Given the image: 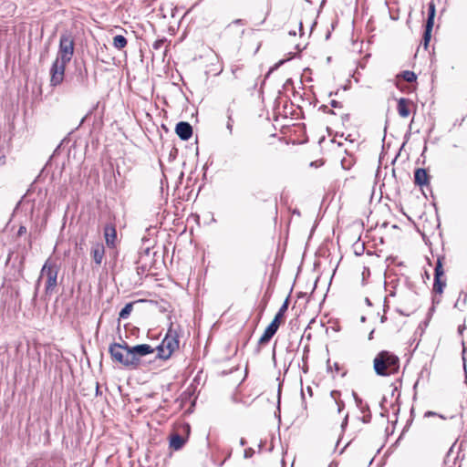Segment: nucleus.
Wrapping results in <instances>:
<instances>
[{
  "label": "nucleus",
  "instance_id": "nucleus-1",
  "mask_svg": "<svg viewBox=\"0 0 467 467\" xmlns=\"http://www.w3.org/2000/svg\"><path fill=\"white\" fill-rule=\"evenodd\" d=\"M109 352L113 361L121 364L129 369H137L141 364V358L153 354L155 349L148 344H140L130 347L127 343H112Z\"/></svg>",
  "mask_w": 467,
  "mask_h": 467
},
{
  "label": "nucleus",
  "instance_id": "nucleus-2",
  "mask_svg": "<svg viewBox=\"0 0 467 467\" xmlns=\"http://www.w3.org/2000/svg\"><path fill=\"white\" fill-rule=\"evenodd\" d=\"M373 368L378 376L387 377L395 374L400 369V358L389 351L382 350L375 357Z\"/></svg>",
  "mask_w": 467,
  "mask_h": 467
},
{
  "label": "nucleus",
  "instance_id": "nucleus-3",
  "mask_svg": "<svg viewBox=\"0 0 467 467\" xmlns=\"http://www.w3.org/2000/svg\"><path fill=\"white\" fill-rule=\"evenodd\" d=\"M57 275L58 266L54 261L47 259L42 266L40 275L36 281L34 298H36L37 296V290L40 285V282L44 277H46L45 293L47 296H51L57 286Z\"/></svg>",
  "mask_w": 467,
  "mask_h": 467
},
{
  "label": "nucleus",
  "instance_id": "nucleus-4",
  "mask_svg": "<svg viewBox=\"0 0 467 467\" xmlns=\"http://www.w3.org/2000/svg\"><path fill=\"white\" fill-rule=\"evenodd\" d=\"M179 348V335L177 330L172 327V324L167 331L165 337L157 347L156 357L166 360L171 358L172 353Z\"/></svg>",
  "mask_w": 467,
  "mask_h": 467
},
{
  "label": "nucleus",
  "instance_id": "nucleus-5",
  "mask_svg": "<svg viewBox=\"0 0 467 467\" xmlns=\"http://www.w3.org/2000/svg\"><path fill=\"white\" fill-rule=\"evenodd\" d=\"M288 308V298L285 300L281 307L279 308L278 312L276 313L275 318L273 321L268 325V327L265 328L264 334L259 338L258 344L259 345H265L270 341V339L274 337V335L276 333L280 322L282 318L284 317V315L285 311Z\"/></svg>",
  "mask_w": 467,
  "mask_h": 467
},
{
  "label": "nucleus",
  "instance_id": "nucleus-6",
  "mask_svg": "<svg viewBox=\"0 0 467 467\" xmlns=\"http://www.w3.org/2000/svg\"><path fill=\"white\" fill-rule=\"evenodd\" d=\"M74 54V40L69 34H63L59 40V48L57 58L70 61Z\"/></svg>",
  "mask_w": 467,
  "mask_h": 467
},
{
  "label": "nucleus",
  "instance_id": "nucleus-7",
  "mask_svg": "<svg viewBox=\"0 0 467 467\" xmlns=\"http://www.w3.org/2000/svg\"><path fill=\"white\" fill-rule=\"evenodd\" d=\"M68 61L56 58L50 68V84L53 87L60 85L65 77L66 65Z\"/></svg>",
  "mask_w": 467,
  "mask_h": 467
},
{
  "label": "nucleus",
  "instance_id": "nucleus-8",
  "mask_svg": "<svg viewBox=\"0 0 467 467\" xmlns=\"http://www.w3.org/2000/svg\"><path fill=\"white\" fill-rule=\"evenodd\" d=\"M190 430H191L190 425L188 423H184L182 426V431L185 434V436H183L182 434H181L179 432H173L172 434H171L170 447L171 449H173L174 451L181 450L183 447V445L185 444V442L189 437Z\"/></svg>",
  "mask_w": 467,
  "mask_h": 467
},
{
  "label": "nucleus",
  "instance_id": "nucleus-9",
  "mask_svg": "<svg viewBox=\"0 0 467 467\" xmlns=\"http://www.w3.org/2000/svg\"><path fill=\"white\" fill-rule=\"evenodd\" d=\"M442 258H438L437 263L434 268V283H433V292L436 294H441L443 292V288L446 286V280L442 279L444 275V271L442 267Z\"/></svg>",
  "mask_w": 467,
  "mask_h": 467
},
{
  "label": "nucleus",
  "instance_id": "nucleus-10",
  "mask_svg": "<svg viewBox=\"0 0 467 467\" xmlns=\"http://www.w3.org/2000/svg\"><path fill=\"white\" fill-rule=\"evenodd\" d=\"M104 237L108 247L115 248L118 243L117 230L114 223H107L104 226Z\"/></svg>",
  "mask_w": 467,
  "mask_h": 467
},
{
  "label": "nucleus",
  "instance_id": "nucleus-11",
  "mask_svg": "<svg viewBox=\"0 0 467 467\" xmlns=\"http://www.w3.org/2000/svg\"><path fill=\"white\" fill-rule=\"evenodd\" d=\"M176 134L182 140H189L192 135V128L190 123L185 121H181L176 125L175 128Z\"/></svg>",
  "mask_w": 467,
  "mask_h": 467
},
{
  "label": "nucleus",
  "instance_id": "nucleus-12",
  "mask_svg": "<svg viewBox=\"0 0 467 467\" xmlns=\"http://www.w3.org/2000/svg\"><path fill=\"white\" fill-rule=\"evenodd\" d=\"M90 254L95 264L97 265H100L105 255V247L103 244H94L91 247Z\"/></svg>",
  "mask_w": 467,
  "mask_h": 467
},
{
  "label": "nucleus",
  "instance_id": "nucleus-13",
  "mask_svg": "<svg viewBox=\"0 0 467 467\" xmlns=\"http://www.w3.org/2000/svg\"><path fill=\"white\" fill-rule=\"evenodd\" d=\"M429 176L426 170L419 168L414 172V182L419 186L428 184Z\"/></svg>",
  "mask_w": 467,
  "mask_h": 467
},
{
  "label": "nucleus",
  "instance_id": "nucleus-14",
  "mask_svg": "<svg viewBox=\"0 0 467 467\" xmlns=\"http://www.w3.org/2000/svg\"><path fill=\"white\" fill-rule=\"evenodd\" d=\"M409 99L401 98L398 101L397 109L400 117L407 118L410 115V109L408 107Z\"/></svg>",
  "mask_w": 467,
  "mask_h": 467
},
{
  "label": "nucleus",
  "instance_id": "nucleus-15",
  "mask_svg": "<svg viewBox=\"0 0 467 467\" xmlns=\"http://www.w3.org/2000/svg\"><path fill=\"white\" fill-rule=\"evenodd\" d=\"M435 13H436L435 4L433 3V1H431L428 4V18L426 21V24H429V27L433 26V25H434Z\"/></svg>",
  "mask_w": 467,
  "mask_h": 467
},
{
  "label": "nucleus",
  "instance_id": "nucleus-16",
  "mask_svg": "<svg viewBox=\"0 0 467 467\" xmlns=\"http://www.w3.org/2000/svg\"><path fill=\"white\" fill-rule=\"evenodd\" d=\"M127 43H128V41H127L126 37L121 35H117L113 37L112 45L115 48H117L119 50H121L122 48H124L127 46Z\"/></svg>",
  "mask_w": 467,
  "mask_h": 467
},
{
  "label": "nucleus",
  "instance_id": "nucleus-17",
  "mask_svg": "<svg viewBox=\"0 0 467 467\" xmlns=\"http://www.w3.org/2000/svg\"><path fill=\"white\" fill-rule=\"evenodd\" d=\"M133 308V303H128L125 305V306L120 310L119 314V317L120 319H126L130 315Z\"/></svg>",
  "mask_w": 467,
  "mask_h": 467
},
{
  "label": "nucleus",
  "instance_id": "nucleus-18",
  "mask_svg": "<svg viewBox=\"0 0 467 467\" xmlns=\"http://www.w3.org/2000/svg\"><path fill=\"white\" fill-rule=\"evenodd\" d=\"M401 78L407 82H413L417 79V76L413 71L405 70L401 73Z\"/></svg>",
  "mask_w": 467,
  "mask_h": 467
},
{
  "label": "nucleus",
  "instance_id": "nucleus-19",
  "mask_svg": "<svg viewBox=\"0 0 467 467\" xmlns=\"http://www.w3.org/2000/svg\"><path fill=\"white\" fill-rule=\"evenodd\" d=\"M432 27L433 26H430L429 27V24H426L425 25V31H424V34H423V41H424V46L427 47L430 40H431V30H432Z\"/></svg>",
  "mask_w": 467,
  "mask_h": 467
},
{
  "label": "nucleus",
  "instance_id": "nucleus-20",
  "mask_svg": "<svg viewBox=\"0 0 467 467\" xmlns=\"http://www.w3.org/2000/svg\"><path fill=\"white\" fill-rule=\"evenodd\" d=\"M233 123L234 119L232 118V110L229 109L227 110V123H226V129L229 130V133H233Z\"/></svg>",
  "mask_w": 467,
  "mask_h": 467
},
{
  "label": "nucleus",
  "instance_id": "nucleus-21",
  "mask_svg": "<svg viewBox=\"0 0 467 467\" xmlns=\"http://www.w3.org/2000/svg\"><path fill=\"white\" fill-rule=\"evenodd\" d=\"M339 395V391L337 390H332L331 393H330V396L335 400L336 403L338 405V411L340 412L342 408L344 407V403L341 401V402H338L337 400V397Z\"/></svg>",
  "mask_w": 467,
  "mask_h": 467
},
{
  "label": "nucleus",
  "instance_id": "nucleus-22",
  "mask_svg": "<svg viewBox=\"0 0 467 467\" xmlns=\"http://www.w3.org/2000/svg\"><path fill=\"white\" fill-rule=\"evenodd\" d=\"M355 399H356V402H357L358 406L360 407L361 412L365 413V411L369 410L368 405H366L365 407L361 406L362 400L359 398H358L356 395H355Z\"/></svg>",
  "mask_w": 467,
  "mask_h": 467
},
{
  "label": "nucleus",
  "instance_id": "nucleus-23",
  "mask_svg": "<svg viewBox=\"0 0 467 467\" xmlns=\"http://www.w3.org/2000/svg\"><path fill=\"white\" fill-rule=\"evenodd\" d=\"M254 454V450L252 448H247L244 450V457L245 459H249V458H252Z\"/></svg>",
  "mask_w": 467,
  "mask_h": 467
},
{
  "label": "nucleus",
  "instance_id": "nucleus-24",
  "mask_svg": "<svg viewBox=\"0 0 467 467\" xmlns=\"http://www.w3.org/2000/svg\"><path fill=\"white\" fill-rule=\"evenodd\" d=\"M26 233V227L24 225H21L17 231V235L21 236Z\"/></svg>",
  "mask_w": 467,
  "mask_h": 467
},
{
  "label": "nucleus",
  "instance_id": "nucleus-25",
  "mask_svg": "<svg viewBox=\"0 0 467 467\" xmlns=\"http://www.w3.org/2000/svg\"><path fill=\"white\" fill-rule=\"evenodd\" d=\"M341 164L344 169H349L350 167V162H348L346 159L341 161Z\"/></svg>",
  "mask_w": 467,
  "mask_h": 467
},
{
  "label": "nucleus",
  "instance_id": "nucleus-26",
  "mask_svg": "<svg viewBox=\"0 0 467 467\" xmlns=\"http://www.w3.org/2000/svg\"><path fill=\"white\" fill-rule=\"evenodd\" d=\"M370 419H371V415H370V413H368V415H365L363 417V422L368 423L370 421Z\"/></svg>",
  "mask_w": 467,
  "mask_h": 467
},
{
  "label": "nucleus",
  "instance_id": "nucleus-27",
  "mask_svg": "<svg viewBox=\"0 0 467 467\" xmlns=\"http://www.w3.org/2000/svg\"><path fill=\"white\" fill-rule=\"evenodd\" d=\"M330 105H331L333 108H338V107H340V103H339L338 101H337V100H332V101L330 102Z\"/></svg>",
  "mask_w": 467,
  "mask_h": 467
},
{
  "label": "nucleus",
  "instance_id": "nucleus-28",
  "mask_svg": "<svg viewBox=\"0 0 467 467\" xmlns=\"http://www.w3.org/2000/svg\"><path fill=\"white\" fill-rule=\"evenodd\" d=\"M333 368H334L336 372H338L340 370V367H339V364L337 362H335L333 364Z\"/></svg>",
  "mask_w": 467,
  "mask_h": 467
},
{
  "label": "nucleus",
  "instance_id": "nucleus-29",
  "mask_svg": "<svg viewBox=\"0 0 467 467\" xmlns=\"http://www.w3.org/2000/svg\"><path fill=\"white\" fill-rule=\"evenodd\" d=\"M348 415L345 417V419H344V420H343V422H342V424H341V427H342L343 429H344V428L347 426V424H348Z\"/></svg>",
  "mask_w": 467,
  "mask_h": 467
},
{
  "label": "nucleus",
  "instance_id": "nucleus-30",
  "mask_svg": "<svg viewBox=\"0 0 467 467\" xmlns=\"http://www.w3.org/2000/svg\"><path fill=\"white\" fill-rule=\"evenodd\" d=\"M464 328H465V327H464V326H460V327H458V332H459V334H461V335H462V331L464 330Z\"/></svg>",
  "mask_w": 467,
  "mask_h": 467
},
{
  "label": "nucleus",
  "instance_id": "nucleus-31",
  "mask_svg": "<svg viewBox=\"0 0 467 467\" xmlns=\"http://www.w3.org/2000/svg\"><path fill=\"white\" fill-rule=\"evenodd\" d=\"M245 444H246V441H245L244 438H242V439L240 440V445H241V446H244Z\"/></svg>",
  "mask_w": 467,
  "mask_h": 467
},
{
  "label": "nucleus",
  "instance_id": "nucleus-32",
  "mask_svg": "<svg viewBox=\"0 0 467 467\" xmlns=\"http://www.w3.org/2000/svg\"><path fill=\"white\" fill-rule=\"evenodd\" d=\"M432 415H435V413H434V412H432V411H427V412L425 413V416H426V417L432 416Z\"/></svg>",
  "mask_w": 467,
  "mask_h": 467
},
{
  "label": "nucleus",
  "instance_id": "nucleus-33",
  "mask_svg": "<svg viewBox=\"0 0 467 467\" xmlns=\"http://www.w3.org/2000/svg\"><path fill=\"white\" fill-rule=\"evenodd\" d=\"M327 368L332 369V366L330 365V360H327Z\"/></svg>",
  "mask_w": 467,
  "mask_h": 467
},
{
  "label": "nucleus",
  "instance_id": "nucleus-34",
  "mask_svg": "<svg viewBox=\"0 0 467 467\" xmlns=\"http://www.w3.org/2000/svg\"><path fill=\"white\" fill-rule=\"evenodd\" d=\"M241 22H242V20H241V19H237V20H235V23H236V24H239V23H241Z\"/></svg>",
  "mask_w": 467,
  "mask_h": 467
},
{
  "label": "nucleus",
  "instance_id": "nucleus-35",
  "mask_svg": "<svg viewBox=\"0 0 467 467\" xmlns=\"http://www.w3.org/2000/svg\"><path fill=\"white\" fill-rule=\"evenodd\" d=\"M281 64H283V61H280L278 64H276V65H275V68H276L279 65H281Z\"/></svg>",
  "mask_w": 467,
  "mask_h": 467
},
{
  "label": "nucleus",
  "instance_id": "nucleus-36",
  "mask_svg": "<svg viewBox=\"0 0 467 467\" xmlns=\"http://www.w3.org/2000/svg\"><path fill=\"white\" fill-rule=\"evenodd\" d=\"M372 337H373V331L369 334V337H369V339H371V338H372Z\"/></svg>",
  "mask_w": 467,
  "mask_h": 467
},
{
  "label": "nucleus",
  "instance_id": "nucleus-37",
  "mask_svg": "<svg viewBox=\"0 0 467 467\" xmlns=\"http://www.w3.org/2000/svg\"><path fill=\"white\" fill-rule=\"evenodd\" d=\"M366 303H368V305H370V301L368 298H366Z\"/></svg>",
  "mask_w": 467,
  "mask_h": 467
},
{
  "label": "nucleus",
  "instance_id": "nucleus-38",
  "mask_svg": "<svg viewBox=\"0 0 467 467\" xmlns=\"http://www.w3.org/2000/svg\"><path fill=\"white\" fill-rule=\"evenodd\" d=\"M462 346H463L462 352L464 353L465 352L464 342H462Z\"/></svg>",
  "mask_w": 467,
  "mask_h": 467
},
{
  "label": "nucleus",
  "instance_id": "nucleus-39",
  "mask_svg": "<svg viewBox=\"0 0 467 467\" xmlns=\"http://www.w3.org/2000/svg\"><path fill=\"white\" fill-rule=\"evenodd\" d=\"M28 244L31 247V245H32V241L31 240H29Z\"/></svg>",
  "mask_w": 467,
  "mask_h": 467
},
{
  "label": "nucleus",
  "instance_id": "nucleus-40",
  "mask_svg": "<svg viewBox=\"0 0 467 467\" xmlns=\"http://www.w3.org/2000/svg\"><path fill=\"white\" fill-rule=\"evenodd\" d=\"M307 392L311 393V388L310 387L307 388Z\"/></svg>",
  "mask_w": 467,
  "mask_h": 467
}]
</instances>
